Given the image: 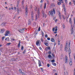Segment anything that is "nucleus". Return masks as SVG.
<instances>
[{
    "label": "nucleus",
    "mask_w": 75,
    "mask_h": 75,
    "mask_svg": "<svg viewBox=\"0 0 75 75\" xmlns=\"http://www.w3.org/2000/svg\"><path fill=\"white\" fill-rule=\"evenodd\" d=\"M53 13H54V14L55 13V10L53 9V11H49V15H51L52 17H53L54 14H53Z\"/></svg>",
    "instance_id": "1"
},
{
    "label": "nucleus",
    "mask_w": 75,
    "mask_h": 75,
    "mask_svg": "<svg viewBox=\"0 0 75 75\" xmlns=\"http://www.w3.org/2000/svg\"><path fill=\"white\" fill-rule=\"evenodd\" d=\"M27 30V29L24 28H23L22 30L20 29V30H18V31L19 32V33H24L25 30Z\"/></svg>",
    "instance_id": "2"
},
{
    "label": "nucleus",
    "mask_w": 75,
    "mask_h": 75,
    "mask_svg": "<svg viewBox=\"0 0 75 75\" xmlns=\"http://www.w3.org/2000/svg\"><path fill=\"white\" fill-rule=\"evenodd\" d=\"M42 13L43 18H44V17H45V18H46L47 15L46 14H45V13H44V11L42 10Z\"/></svg>",
    "instance_id": "3"
},
{
    "label": "nucleus",
    "mask_w": 75,
    "mask_h": 75,
    "mask_svg": "<svg viewBox=\"0 0 75 75\" xmlns=\"http://www.w3.org/2000/svg\"><path fill=\"white\" fill-rule=\"evenodd\" d=\"M25 14H26V15L27 16L28 15V9L27 8V7H26L25 8Z\"/></svg>",
    "instance_id": "4"
},
{
    "label": "nucleus",
    "mask_w": 75,
    "mask_h": 75,
    "mask_svg": "<svg viewBox=\"0 0 75 75\" xmlns=\"http://www.w3.org/2000/svg\"><path fill=\"white\" fill-rule=\"evenodd\" d=\"M37 13L38 15V18H40V10H38V11L37 12Z\"/></svg>",
    "instance_id": "5"
},
{
    "label": "nucleus",
    "mask_w": 75,
    "mask_h": 75,
    "mask_svg": "<svg viewBox=\"0 0 75 75\" xmlns=\"http://www.w3.org/2000/svg\"><path fill=\"white\" fill-rule=\"evenodd\" d=\"M4 31H5V30H4V29H1V31H0V33L3 34V33L4 32Z\"/></svg>",
    "instance_id": "6"
},
{
    "label": "nucleus",
    "mask_w": 75,
    "mask_h": 75,
    "mask_svg": "<svg viewBox=\"0 0 75 75\" xmlns=\"http://www.w3.org/2000/svg\"><path fill=\"white\" fill-rule=\"evenodd\" d=\"M69 22L71 25V27L72 26V20L71 19V18H69Z\"/></svg>",
    "instance_id": "7"
},
{
    "label": "nucleus",
    "mask_w": 75,
    "mask_h": 75,
    "mask_svg": "<svg viewBox=\"0 0 75 75\" xmlns=\"http://www.w3.org/2000/svg\"><path fill=\"white\" fill-rule=\"evenodd\" d=\"M68 74L67 71L66 70H65L64 71V75H68Z\"/></svg>",
    "instance_id": "8"
},
{
    "label": "nucleus",
    "mask_w": 75,
    "mask_h": 75,
    "mask_svg": "<svg viewBox=\"0 0 75 75\" xmlns=\"http://www.w3.org/2000/svg\"><path fill=\"white\" fill-rule=\"evenodd\" d=\"M71 50L70 48H69V57H70V54H71Z\"/></svg>",
    "instance_id": "9"
},
{
    "label": "nucleus",
    "mask_w": 75,
    "mask_h": 75,
    "mask_svg": "<svg viewBox=\"0 0 75 75\" xmlns=\"http://www.w3.org/2000/svg\"><path fill=\"white\" fill-rule=\"evenodd\" d=\"M39 62H38V64H39V67H41L42 66L41 64V61L39 60Z\"/></svg>",
    "instance_id": "10"
},
{
    "label": "nucleus",
    "mask_w": 75,
    "mask_h": 75,
    "mask_svg": "<svg viewBox=\"0 0 75 75\" xmlns=\"http://www.w3.org/2000/svg\"><path fill=\"white\" fill-rule=\"evenodd\" d=\"M31 20H30V19H29L28 23V25H31Z\"/></svg>",
    "instance_id": "11"
},
{
    "label": "nucleus",
    "mask_w": 75,
    "mask_h": 75,
    "mask_svg": "<svg viewBox=\"0 0 75 75\" xmlns=\"http://www.w3.org/2000/svg\"><path fill=\"white\" fill-rule=\"evenodd\" d=\"M6 23H3L1 25V27H3L4 26H6Z\"/></svg>",
    "instance_id": "12"
},
{
    "label": "nucleus",
    "mask_w": 75,
    "mask_h": 75,
    "mask_svg": "<svg viewBox=\"0 0 75 75\" xmlns=\"http://www.w3.org/2000/svg\"><path fill=\"white\" fill-rule=\"evenodd\" d=\"M34 16V14H33V13H32L31 14V20H33V16Z\"/></svg>",
    "instance_id": "13"
},
{
    "label": "nucleus",
    "mask_w": 75,
    "mask_h": 75,
    "mask_svg": "<svg viewBox=\"0 0 75 75\" xmlns=\"http://www.w3.org/2000/svg\"><path fill=\"white\" fill-rule=\"evenodd\" d=\"M63 9L64 11H66V8H65V5H63Z\"/></svg>",
    "instance_id": "14"
},
{
    "label": "nucleus",
    "mask_w": 75,
    "mask_h": 75,
    "mask_svg": "<svg viewBox=\"0 0 75 75\" xmlns=\"http://www.w3.org/2000/svg\"><path fill=\"white\" fill-rule=\"evenodd\" d=\"M19 72H20L21 74H24V72H22V71H21V69H19Z\"/></svg>",
    "instance_id": "15"
},
{
    "label": "nucleus",
    "mask_w": 75,
    "mask_h": 75,
    "mask_svg": "<svg viewBox=\"0 0 75 75\" xmlns=\"http://www.w3.org/2000/svg\"><path fill=\"white\" fill-rule=\"evenodd\" d=\"M59 16L60 19V20H61L62 18H61V13H60V12H59Z\"/></svg>",
    "instance_id": "16"
},
{
    "label": "nucleus",
    "mask_w": 75,
    "mask_h": 75,
    "mask_svg": "<svg viewBox=\"0 0 75 75\" xmlns=\"http://www.w3.org/2000/svg\"><path fill=\"white\" fill-rule=\"evenodd\" d=\"M65 63H67V62H68V57L67 56H66L65 57Z\"/></svg>",
    "instance_id": "17"
},
{
    "label": "nucleus",
    "mask_w": 75,
    "mask_h": 75,
    "mask_svg": "<svg viewBox=\"0 0 75 75\" xmlns=\"http://www.w3.org/2000/svg\"><path fill=\"white\" fill-rule=\"evenodd\" d=\"M57 29V28H58V27L57 26H56L55 27V28H53V31H55V29Z\"/></svg>",
    "instance_id": "18"
},
{
    "label": "nucleus",
    "mask_w": 75,
    "mask_h": 75,
    "mask_svg": "<svg viewBox=\"0 0 75 75\" xmlns=\"http://www.w3.org/2000/svg\"><path fill=\"white\" fill-rule=\"evenodd\" d=\"M67 46H68V42H67L66 44V46L65 47V49H66V48H67Z\"/></svg>",
    "instance_id": "19"
},
{
    "label": "nucleus",
    "mask_w": 75,
    "mask_h": 75,
    "mask_svg": "<svg viewBox=\"0 0 75 75\" xmlns=\"http://www.w3.org/2000/svg\"><path fill=\"white\" fill-rule=\"evenodd\" d=\"M51 6L52 7H55V4L54 3L51 4Z\"/></svg>",
    "instance_id": "20"
},
{
    "label": "nucleus",
    "mask_w": 75,
    "mask_h": 75,
    "mask_svg": "<svg viewBox=\"0 0 75 75\" xmlns=\"http://www.w3.org/2000/svg\"><path fill=\"white\" fill-rule=\"evenodd\" d=\"M5 40L6 41L7 40V41H10V40H9V38L8 37L7 38H6L5 39Z\"/></svg>",
    "instance_id": "21"
},
{
    "label": "nucleus",
    "mask_w": 75,
    "mask_h": 75,
    "mask_svg": "<svg viewBox=\"0 0 75 75\" xmlns=\"http://www.w3.org/2000/svg\"><path fill=\"white\" fill-rule=\"evenodd\" d=\"M45 50L46 51H47V50H50V47H46Z\"/></svg>",
    "instance_id": "22"
},
{
    "label": "nucleus",
    "mask_w": 75,
    "mask_h": 75,
    "mask_svg": "<svg viewBox=\"0 0 75 75\" xmlns=\"http://www.w3.org/2000/svg\"><path fill=\"white\" fill-rule=\"evenodd\" d=\"M51 41L52 42H54L55 41V40H54V39L53 38H52L51 39Z\"/></svg>",
    "instance_id": "23"
},
{
    "label": "nucleus",
    "mask_w": 75,
    "mask_h": 75,
    "mask_svg": "<svg viewBox=\"0 0 75 75\" xmlns=\"http://www.w3.org/2000/svg\"><path fill=\"white\" fill-rule=\"evenodd\" d=\"M71 34H72V33H73V32H74V30H73V28H72L71 30Z\"/></svg>",
    "instance_id": "24"
},
{
    "label": "nucleus",
    "mask_w": 75,
    "mask_h": 75,
    "mask_svg": "<svg viewBox=\"0 0 75 75\" xmlns=\"http://www.w3.org/2000/svg\"><path fill=\"white\" fill-rule=\"evenodd\" d=\"M39 44H40V42L38 40V41H36V45H38Z\"/></svg>",
    "instance_id": "25"
},
{
    "label": "nucleus",
    "mask_w": 75,
    "mask_h": 75,
    "mask_svg": "<svg viewBox=\"0 0 75 75\" xmlns=\"http://www.w3.org/2000/svg\"><path fill=\"white\" fill-rule=\"evenodd\" d=\"M21 41H19V42L18 44V47H19V48H20V42Z\"/></svg>",
    "instance_id": "26"
},
{
    "label": "nucleus",
    "mask_w": 75,
    "mask_h": 75,
    "mask_svg": "<svg viewBox=\"0 0 75 75\" xmlns=\"http://www.w3.org/2000/svg\"><path fill=\"white\" fill-rule=\"evenodd\" d=\"M74 27H75V18H74Z\"/></svg>",
    "instance_id": "27"
},
{
    "label": "nucleus",
    "mask_w": 75,
    "mask_h": 75,
    "mask_svg": "<svg viewBox=\"0 0 75 75\" xmlns=\"http://www.w3.org/2000/svg\"><path fill=\"white\" fill-rule=\"evenodd\" d=\"M35 18L36 20H37L38 19V16L37 15H35Z\"/></svg>",
    "instance_id": "28"
},
{
    "label": "nucleus",
    "mask_w": 75,
    "mask_h": 75,
    "mask_svg": "<svg viewBox=\"0 0 75 75\" xmlns=\"http://www.w3.org/2000/svg\"><path fill=\"white\" fill-rule=\"evenodd\" d=\"M59 1L60 3H64V1H63V0H59Z\"/></svg>",
    "instance_id": "29"
},
{
    "label": "nucleus",
    "mask_w": 75,
    "mask_h": 75,
    "mask_svg": "<svg viewBox=\"0 0 75 75\" xmlns=\"http://www.w3.org/2000/svg\"><path fill=\"white\" fill-rule=\"evenodd\" d=\"M47 5V4L46 3H45L44 4V9H45L46 8V5Z\"/></svg>",
    "instance_id": "30"
},
{
    "label": "nucleus",
    "mask_w": 75,
    "mask_h": 75,
    "mask_svg": "<svg viewBox=\"0 0 75 75\" xmlns=\"http://www.w3.org/2000/svg\"><path fill=\"white\" fill-rule=\"evenodd\" d=\"M52 57V56H51V55L50 54L48 56V58H51Z\"/></svg>",
    "instance_id": "31"
},
{
    "label": "nucleus",
    "mask_w": 75,
    "mask_h": 75,
    "mask_svg": "<svg viewBox=\"0 0 75 75\" xmlns=\"http://www.w3.org/2000/svg\"><path fill=\"white\" fill-rule=\"evenodd\" d=\"M52 65H53L56 66V65H57V64L55 63H52Z\"/></svg>",
    "instance_id": "32"
},
{
    "label": "nucleus",
    "mask_w": 75,
    "mask_h": 75,
    "mask_svg": "<svg viewBox=\"0 0 75 75\" xmlns=\"http://www.w3.org/2000/svg\"><path fill=\"white\" fill-rule=\"evenodd\" d=\"M62 17L64 20H65V17L64 16V15H62Z\"/></svg>",
    "instance_id": "33"
},
{
    "label": "nucleus",
    "mask_w": 75,
    "mask_h": 75,
    "mask_svg": "<svg viewBox=\"0 0 75 75\" xmlns=\"http://www.w3.org/2000/svg\"><path fill=\"white\" fill-rule=\"evenodd\" d=\"M23 49H24V47L23 46H22L21 48V50H23Z\"/></svg>",
    "instance_id": "34"
},
{
    "label": "nucleus",
    "mask_w": 75,
    "mask_h": 75,
    "mask_svg": "<svg viewBox=\"0 0 75 75\" xmlns=\"http://www.w3.org/2000/svg\"><path fill=\"white\" fill-rule=\"evenodd\" d=\"M71 44V41H70V42H69V45H68V46L70 48V45Z\"/></svg>",
    "instance_id": "35"
},
{
    "label": "nucleus",
    "mask_w": 75,
    "mask_h": 75,
    "mask_svg": "<svg viewBox=\"0 0 75 75\" xmlns=\"http://www.w3.org/2000/svg\"><path fill=\"white\" fill-rule=\"evenodd\" d=\"M17 12H18V13H19V8H17Z\"/></svg>",
    "instance_id": "36"
},
{
    "label": "nucleus",
    "mask_w": 75,
    "mask_h": 75,
    "mask_svg": "<svg viewBox=\"0 0 75 75\" xmlns=\"http://www.w3.org/2000/svg\"><path fill=\"white\" fill-rule=\"evenodd\" d=\"M6 33L8 34H10V32L7 30V31H6Z\"/></svg>",
    "instance_id": "37"
},
{
    "label": "nucleus",
    "mask_w": 75,
    "mask_h": 75,
    "mask_svg": "<svg viewBox=\"0 0 75 75\" xmlns=\"http://www.w3.org/2000/svg\"><path fill=\"white\" fill-rule=\"evenodd\" d=\"M25 52H26V50H25L23 52V54H25Z\"/></svg>",
    "instance_id": "38"
},
{
    "label": "nucleus",
    "mask_w": 75,
    "mask_h": 75,
    "mask_svg": "<svg viewBox=\"0 0 75 75\" xmlns=\"http://www.w3.org/2000/svg\"><path fill=\"white\" fill-rule=\"evenodd\" d=\"M48 43L46 42L45 43V44L46 45V46H48Z\"/></svg>",
    "instance_id": "39"
},
{
    "label": "nucleus",
    "mask_w": 75,
    "mask_h": 75,
    "mask_svg": "<svg viewBox=\"0 0 75 75\" xmlns=\"http://www.w3.org/2000/svg\"><path fill=\"white\" fill-rule=\"evenodd\" d=\"M52 62H55V60L53 59L51 60Z\"/></svg>",
    "instance_id": "40"
},
{
    "label": "nucleus",
    "mask_w": 75,
    "mask_h": 75,
    "mask_svg": "<svg viewBox=\"0 0 75 75\" xmlns=\"http://www.w3.org/2000/svg\"><path fill=\"white\" fill-rule=\"evenodd\" d=\"M57 4H58V5H59H59H60V4H61V2H58L57 3Z\"/></svg>",
    "instance_id": "41"
},
{
    "label": "nucleus",
    "mask_w": 75,
    "mask_h": 75,
    "mask_svg": "<svg viewBox=\"0 0 75 75\" xmlns=\"http://www.w3.org/2000/svg\"><path fill=\"white\" fill-rule=\"evenodd\" d=\"M3 17V16L0 15V20H1L2 18Z\"/></svg>",
    "instance_id": "42"
},
{
    "label": "nucleus",
    "mask_w": 75,
    "mask_h": 75,
    "mask_svg": "<svg viewBox=\"0 0 75 75\" xmlns=\"http://www.w3.org/2000/svg\"><path fill=\"white\" fill-rule=\"evenodd\" d=\"M24 0H23L22 1V3L23 5H24Z\"/></svg>",
    "instance_id": "43"
},
{
    "label": "nucleus",
    "mask_w": 75,
    "mask_h": 75,
    "mask_svg": "<svg viewBox=\"0 0 75 75\" xmlns=\"http://www.w3.org/2000/svg\"><path fill=\"white\" fill-rule=\"evenodd\" d=\"M69 62L70 63H72V59H70V61Z\"/></svg>",
    "instance_id": "44"
},
{
    "label": "nucleus",
    "mask_w": 75,
    "mask_h": 75,
    "mask_svg": "<svg viewBox=\"0 0 75 75\" xmlns=\"http://www.w3.org/2000/svg\"><path fill=\"white\" fill-rule=\"evenodd\" d=\"M4 37H3L2 38V41H4Z\"/></svg>",
    "instance_id": "45"
},
{
    "label": "nucleus",
    "mask_w": 75,
    "mask_h": 75,
    "mask_svg": "<svg viewBox=\"0 0 75 75\" xmlns=\"http://www.w3.org/2000/svg\"><path fill=\"white\" fill-rule=\"evenodd\" d=\"M45 38H48V36L47 35V34H46L45 36Z\"/></svg>",
    "instance_id": "46"
},
{
    "label": "nucleus",
    "mask_w": 75,
    "mask_h": 75,
    "mask_svg": "<svg viewBox=\"0 0 75 75\" xmlns=\"http://www.w3.org/2000/svg\"><path fill=\"white\" fill-rule=\"evenodd\" d=\"M5 36H8V34L7 33H6L5 34Z\"/></svg>",
    "instance_id": "47"
},
{
    "label": "nucleus",
    "mask_w": 75,
    "mask_h": 75,
    "mask_svg": "<svg viewBox=\"0 0 75 75\" xmlns=\"http://www.w3.org/2000/svg\"><path fill=\"white\" fill-rule=\"evenodd\" d=\"M69 64L70 66H71V65H72V63H69Z\"/></svg>",
    "instance_id": "48"
},
{
    "label": "nucleus",
    "mask_w": 75,
    "mask_h": 75,
    "mask_svg": "<svg viewBox=\"0 0 75 75\" xmlns=\"http://www.w3.org/2000/svg\"><path fill=\"white\" fill-rule=\"evenodd\" d=\"M73 75H75V69H74V73Z\"/></svg>",
    "instance_id": "49"
},
{
    "label": "nucleus",
    "mask_w": 75,
    "mask_h": 75,
    "mask_svg": "<svg viewBox=\"0 0 75 75\" xmlns=\"http://www.w3.org/2000/svg\"><path fill=\"white\" fill-rule=\"evenodd\" d=\"M49 54H51V52L49 51L48 52Z\"/></svg>",
    "instance_id": "50"
},
{
    "label": "nucleus",
    "mask_w": 75,
    "mask_h": 75,
    "mask_svg": "<svg viewBox=\"0 0 75 75\" xmlns=\"http://www.w3.org/2000/svg\"><path fill=\"white\" fill-rule=\"evenodd\" d=\"M40 27H39L38 29V31H40Z\"/></svg>",
    "instance_id": "51"
},
{
    "label": "nucleus",
    "mask_w": 75,
    "mask_h": 75,
    "mask_svg": "<svg viewBox=\"0 0 75 75\" xmlns=\"http://www.w3.org/2000/svg\"><path fill=\"white\" fill-rule=\"evenodd\" d=\"M47 66L48 67H50V64H47Z\"/></svg>",
    "instance_id": "52"
},
{
    "label": "nucleus",
    "mask_w": 75,
    "mask_h": 75,
    "mask_svg": "<svg viewBox=\"0 0 75 75\" xmlns=\"http://www.w3.org/2000/svg\"><path fill=\"white\" fill-rule=\"evenodd\" d=\"M52 55L53 57V58H54V57H55V56H54V54H52Z\"/></svg>",
    "instance_id": "53"
},
{
    "label": "nucleus",
    "mask_w": 75,
    "mask_h": 75,
    "mask_svg": "<svg viewBox=\"0 0 75 75\" xmlns=\"http://www.w3.org/2000/svg\"><path fill=\"white\" fill-rule=\"evenodd\" d=\"M40 8H42V4H40Z\"/></svg>",
    "instance_id": "54"
},
{
    "label": "nucleus",
    "mask_w": 75,
    "mask_h": 75,
    "mask_svg": "<svg viewBox=\"0 0 75 75\" xmlns=\"http://www.w3.org/2000/svg\"><path fill=\"white\" fill-rule=\"evenodd\" d=\"M41 41H42V42H43V39L42 38H41Z\"/></svg>",
    "instance_id": "55"
},
{
    "label": "nucleus",
    "mask_w": 75,
    "mask_h": 75,
    "mask_svg": "<svg viewBox=\"0 0 75 75\" xmlns=\"http://www.w3.org/2000/svg\"><path fill=\"white\" fill-rule=\"evenodd\" d=\"M11 44V43H8L7 44V45H10Z\"/></svg>",
    "instance_id": "56"
},
{
    "label": "nucleus",
    "mask_w": 75,
    "mask_h": 75,
    "mask_svg": "<svg viewBox=\"0 0 75 75\" xmlns=\"http://www.w3.org/2000/svg\"><path fill=\"white\" fill-rule=\"evenodd\" d=\"M47 40H50V38H47Z\"/></svg>",
    "instance_id": "57"
},
{
    "label": "nucleus",
    "mask_w": 75,
    "mask_h": 75,
    "mask_svg": "<svg viewBox=\"0 0 75 75\" xmlns=\"http://www.w3.org/2000/svg\"><path fill=\"white\" fill-rule=\"evenodd\" d=\"M44 1V0H41L40 1V3H42V2Z\"/></svg>",
    "instance_id": "58"
},
{
    "label": "nucleus",
    "mask_w": 75,
    "mask_h": 75,
    "mask_svg": "<svg viewBox=\"0 0 75 75\" xmlns=\"http://www.w3.org/2000/svg\"><path fill=\"white\" fill-rule=\"evenodd\" d=\"M20 0H18V1H17V3H20Z\"/></svg>",
    "instance_id": "59"
},
{
    "label": "nucleus",
    "mask_w": 75,
    "mask_h": 75,
    "mask_svg": "<svg viewBox=\"0 0 75 75\" xmlns=\"http://www.w3.org/2000/svg\"><path fill=\"white\" fill-rule=\"evenodd\" d=\"M18 5H18V4H17V6H16L17 7H18Z\"/></svg>",
    "instance_id": "60"
},
{
    "label": "nucleus",
    "mask_w": 75,
    "mask_h": 75,
    "mask_svg": "<svg viewBox=\"0 0 75 75\" xmlns=\"http://www.w3.org/2000/svg\"><path fill=\"white\" fill-rule=\"evenodd\" d=\"M73 35L74 37H75V32L73 33Z\"/></svg>",
    "instance_id": "61"
},
{
    "label": "nucleus",
    "mask_w": 75,
    "mask_h": 75,
    "mask_svg": "<svg viewBox=\"0 0 75 75\" xmlns=\"http://www.w3.org/2000/svg\"><path fill=\"white\" fill-rule=\"evenodd\" d=\"M65 3H67V0H65Z\"/></svg>",
    "instance_id": "62"
},
{
    "label": "nucleus",
    "mask_w": 75,
    "mask_h": 75,
    "mask_svg": "<svg viewBox=\"0 0 75 75\" xmlns=\"http://www.w3.org/2000/svg\"><path fill=\"white\" fill-rule=\"evenodd\" d=\"M27 75V74H26L24 73V74H22V75Z\"/></svg>",
    "instance_id": "63"
},
{
    "label": "nucleus",
    "mask_w": 75,
    "mask_h": 75,
    "mask_svg": "<svg viewBox=\"0 0 75 75\" xmlns=\"http://www.w3.org/2000/svg\"><path fill=\"white\" fill-rule=\"evenodd\" d=\"M43 27H44V26H45V24L44 23H43Z\"/></svg>",
    "instance_id": "64"
}]
</instances>
